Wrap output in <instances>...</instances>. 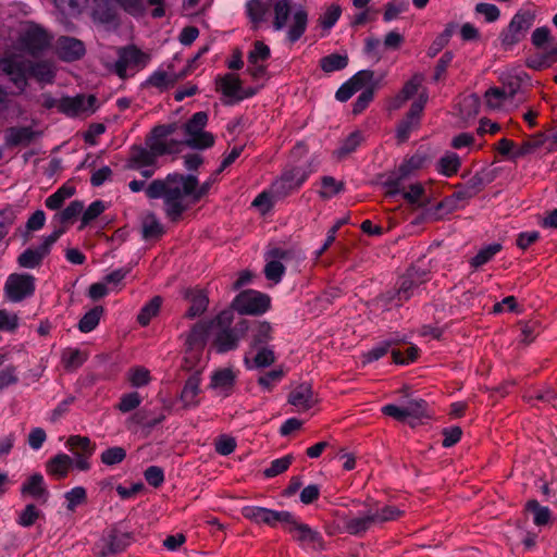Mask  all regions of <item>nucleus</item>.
<instances>
[{
	"instance_id": "f257e3e1",
	"label": "nucleus",
	"mask_w": 557,
	"mask_h": 557,
	"mask_svg": "<svg viewBox=\"0 0 557 557\" xmlns=\"http://www.w3.org/2000/svg\"><path fill=\"white\" fill-rule=\"evenodd\" d=\"M198 178L193 174L169 173L164 178L151 181L146 188L148 199H162L165 215L173 222L193 205V193Z\"/></svg>"
},
{
	"instance_id": "f03ea898",
	"label": "nucleus",
	"mask_w": 557,
	"mask_h": 557,
	"mask_svg": "<svg viewBox=\"0 0 557 557\" xmlns=\"http://www.w3.org/2000/svg\"><path fill=\"white\" fill-rule=\"evenodd\" d=\"M57 69L49 60L32 61L22 55L2 58V75H5L12 86H8L9 94L20 95L28 86V77L37 83L50 85L54 82Z\"/></svg>"
},
{
	"instance_id": "7ed1b4c3",
	"label": "nucleus",
	"mask_w": 557,
	"mask_h": 557,
	"mask_svg": "<svg viewBox=\"0 0 557 557\" xmlns=\"http://www.w3.org/2000/svg\"><path fill=\"white\" fill-rule=\"evenodd\" d=\"M272 13L273 29L280 32L287 27L286 40L289 44H295L306 33L308 13L301 4H297L293 0H274Z\"/></svg>"
},
{
	"instance_id": "20e7f679",
	"label": "nucleus",
	"mask_w": 557,
	"mask_h": 557,
	"mask_svg": "<svg viewBox=\"0 0 557 557\" xmlns=\"http://www.w3.org/2000/svg\"><path fill=\"white\" fill-rule=\"evenodd\" d=\"M233 313L227 310L220 312L212 320V324L219 327L213 338V347L218 354H225L237 349L240 341L249 331L248 320L243 319L231 327Z\"/></svg>"
},
{
	"instance_id": "39448f33",
	"label": "nucleus",
	"mask_w": 557,
	"mask_h": 557,
	"mask_svg": "<svg viewBox=\"0 0 557 557\" xmlns=\"http://www.w3.org/2000/svg\"><path fill=\"white\" fill-rule=\"evenodd\" d=\"M428 281V272L410 268L403 276L399 277L397 287L383 294L380 297V301L386 309L400 307L404 302L419 294L421 286Z\"/></svg>"
},
{
	"instance_id": "423d86ee",
	"label": "nucleus",
	"mask_w": 557,
	"mask_h": 557,
	"mask_svg": "<svg viewBox=\"0 0 557 557\" xmlns=\"http://www.w3.org/2000/svg\"><path fill=\"white\" fill-rule=\"evenodd\" d=\"M52 39V35L42 26L34 22H26L20 29L17 47L32 57H39L50 48Z\"/></svg>"
},
{
	"instance_id": "0eeeda50",
	"label": "nucleus",
	"mask_w": 557,
	"mask_h": 557,
	"mask_svg": "<svg viewBox=\"0 0 557 557\" xmlns=\"http://www.w3.org/2000/svg\"><path fill=\"white\" fill-rule=\"evenodd\" d=\"M150 60L148 53L131 45L117 49V59L112 63H107V69L117 75L120 78H126L135 72L144 69Z\"/></svg>"
},
{
	"instance_id": "6e6552de",
	"label": "nucleus",
	"mask_w": 557,
	"mask_h": 557,
	"mask_svg": "<svg viewBox=\"0 0 557 557\" xmlns=\"http://www.w3.org/2000/svg\"><path fill=\"white\" fill-rule=\"evenodd\" d=\"M208 120V113L205 111L194 113L184 125L186 138L183 144L198 150L211 148L215 143V137L212 133L205 131Z\"/></svg>"
},
{
	"instance_id": "1a4fd4ad",
	"label": "nucleus",
	"mask_w": 557,
	"mask_h": 557,
	"mask_svg": "<svg viewBox=\"0 0 557 557\" xmlns=\"http://www.w3.org/2000/svg\"><path fill=\"white\" fill-rule=\"evenodd\" d=\"M535 12L529 9H520L511 17L508 26L499 34V40L505 49H510L519 44L528 34L535 22Z\"/></svg>"
},
{
	"instance_id": "9d476101",
	"label": "nucleus",
	"mask_w": 557,
	"mask_h": 557,
	"mask_svg": "<svg viewBox=\"0 0 557 557\" xmlns=\"http://www.w3.org/2000/svg\"><path fill=\"white\" fill-rule=\"evenodd\" d=\"M309 175L310 172L300 166L284 170L271 184L274 200H283L297 193Z\"/></svg>"
},
{
	"instance_id": "9b49d317",
	"label": "nucleus",
	"mask_w": 557,
	"mask_h": 557,
	"mask_svg": "<svg viewBox=\"0 0 557 557\" xmlns=\"http://www.w3.org/2000/svg\"><path fill=\"white\" fill-rule=\"evenodd\" d=\"M271 307V297L255 289L240 292L232 301V308L242 315H261Z\"/></svg>"
},
{
	"instance_id": "f8f14e48",
	"label": "nucleus",
	"mask_w": 557,
	"mask_h": 557,
	"mask_svg": "<svg viewBox=\"0 0 557 557\" xmlns=\"http://www.w3.org/2000/svg\"><path fill=\"white\" fill-rule=\"evenodd\" d=\"M36 292V277L25 272L10 274L4 283V294L10 302L18 304L32 298Z\"/></svg>"
},
{
	"instance_id": "ddd939ff",
	"label": "nucleus",
	"mask_w": 557,
	"mask_h": 557,
	"mask_svg": "<svg viewBox=\"0 0 557 557\" xmlns=\"http://www.w3.org/2000/svg\"><path fill=\"white\" fill-rule=\"evenodd\" d=\"M64 233L63 228L54 230L48 236H45L36 247L26 248L18 257L17 264L23 269H36L41 265L44 259L50 253L52 246Z\"/></svg>"
},
{
	"instance_id": "4468645a",
	"label": "nucleus",
	"mask_w": 557,
	"mask_h": 557,
	"mask_svg": "<svg viewBox=\"0 0 557 557\" xmlns=\"http://www.w3.org/2000/svg\"><path fill=\"white\" fill-rule=\"evenodd\" d=\"M176 129L175 124H163L152 128L150 135L146 138V145L159 157L164 154L176 153L180 146L183 145L181 140L169 139Z\"/></svg>"
},
{
	"instance_id": "2eb2a0df",
	"label": "nucleus",
	"mask_w": 557,
	"mask_h": 557,
	"mask_svg": "<svg viewBox=\"0 0 557 557\" xmlns=\"http://www.w3.org/2000/svg\"><path fill=\"white\" fill-rule=\"evenodd\" d=\"M285 531L304 548L320 549L323 546L322 534L308 524L298 521L290 512V518L283 524Z\"/></svg>"
},
{
	"instance_id": "dca6fc26",
	"label": "nucleus",
	"mask_w": 557,
	"mask_h": 557,
	"mask_svg": "<svg viewBox=\"0 0 557 557\" xmlns=\"http://www.w3.org/2000/svg\"><path fill=\"white\" fill-rule=\"evenodd\" d=\"M429 100L428 92L423 91L411 103L410 109L406 116L398 123L396 128V138L398 141H406L410 134L420 125L421 115Z\"/></svg>"
},
{
	"instance_id": "f3484780",
	"label": "nucleus",
	"mask_w": 557,
	"mask_h": 557,
	"mask_svg": "<svg viewBox=\"0 0 557 557\" xmlns=\"http://www.w3.org/2000/svg\"><path fill=\"white\" fill-rule=\"evenodd\" d=\"M215 84L219 92L234 101H242L244 99L251 98L259 90L257 87L243 88L242 81L233 73L218 75Z\"/></svg>"
},
{
	"instance_id": "a211bd4d",
	"label": "nucleus",
	"mask_w": 557,
	"mask_h": 557,
	"mask_svg": "<svg viewBox=\"0 0 557 557\" xmlns=\"http://www.w3.org/2000/svg\"><path fill=\"white\" fill-rule=\"evenodd\" d=\"M242 513L244 518L255 523H264L272 528H275L277 523L284 524L290 518L289 511H277L259 506H245Z\"/></svg>"
},
{
	"instance_id": "6ab92c4d",
	"label": "nucleus",
	"mask_w": 557,
	"mask_h": 557,
	"mask_svg": "<svg viewBox=\"0 0 557 557\" xmlns=\"http://www.w3.org/2000/svg\"><path fill=\"white\" fill-rule=\"evenodd\" d=\"M236 380L237 374L233 369H218L211 373L208 388L212 389L216 396L226 398L233 393Z\"/></svg>"
},
{
	"instance_id": "aec40b11",
	"label": "nucleus",
	"mask_w": 557,
	"mask_h": 557,
	"mask_svg": "<svg viewBox=\"0 0 557 557\" xmlns=\"http://www.w3.org/2000/svg\"><path fill=\"white\" fill-rule=\"evenodd\" d=\"M55 54L64 62H74L82 59L86 53L84 42L70 36H61L55 42Z\"/></svg>"
},
{
	"instance_id": "412c9836",
	"label": "nucleus",
	"mask_w": 557,
	"mask_h": 557,
	"mask_svg": "<svg viewBox=\"0 0 557 557\" xmlns=\"http://www.w3.org/2000/svg\"><path fill=\"white\" fill-rule=\"evenodd\" d=\"M374 73L371 70L357 72L351 78L345 82L336 91L335 98L341 102L349 100L364 84L372 82Z\"/></svg>"
},
{
	"instance_id": "4be33fe9",
	"label": "nucleus",
	"mask_w": 557,
	"mask_h": 557,
	"mask_svg": "<svg viewBox=\"0 0 557 557\" xmlns=\"http://www.w3.org/2000/svg\"><path fill=\"white\" fill-rule=\"evenodd\" d=\"M157 160L158 156L147 145H134L129 149L125 168L128 170H141L143 168H151L156 165Z\"/></svg>"
},
{
	"instance_id": "5701e85b",
	"label": "nucleus",
	"mask_w": 557,
	"mask_h": 557,
	"mask_svg": "<svg viewBox=\"0 0 557 557\" xmlns=\"http://www.w3.org/2000/svg\"><path fill=\"white\" fill-rule=\"evenodd\" d=\"M318 401L319 399L309 383L297 385L288 395V404L294 406L298 412L313 408Z\"/></svg>"
},
{
	"instance_id": "b1692460",
	"label": "nucleus",
	"mask_w": 557,
	"mask_h": 557,
	"mask_svg": "<svg viewBox=\"0 0 557 557\" xmlns=\"http://www.w3.org/2000/svg\"><path fill=\"white\" fill-rule=\"evenodd\" d=\"M95 96L77 95L75 97H63L59 100L58 109L67 116L74 117L90 111L95 103Z\"/></svg>"
},
{
	"instance_id": "393cba45",
	"label": "nucleus",
	"mask_w": 557,
	"mask_h": 557,
	"mask_svg": "<svg viewBox=\"0 0 557 557\" xmlns=\"http://www.w3.org/2000/svg\"><path fill=\"white\" fill-rule=\"evenodd\" d=\"M249 349L255 350L268 344L273 339L272 325L268 321L249 322Z\"/></svg>"
},
{
	"instance_id": "a878e982",
	"label": "nucleus",
	"mask_w": 557,
	"mask_h": 557,
	"mask_svg": "<svg viewBox=\"0 0 557 557\" xmlns=\"http://www.w3.org/2000/svg\"><path fill=\"white\" fill-rule=\"evenodd\" d=\"M40 133L30 126H15L5 131V145L8 147L28 146Z\"/></svg>"
},
{
	"instance_id": "bb28decb",
	"label": "nucleus",
	"mask_w": 557,
	"mask_h": 557,
	"mask_svg": "<svg viewBox=\"0 0 557 557\" xmlns=\"http://www.w3.org/2000/svg\"><path fill=\"white\" fill-rule=\"evenodd\" d=\"M257 354L250 358L253 350H247L244 356V363L247 369H259L270 367L275 362L274 351L270 346H262L257 348Z\"/></svg>"
},
{
	"instance_id": "cd10ccee",
	"label": "nucleus",
	"mask_w": 557,
	"mask_h": 557,
	"mask_svg": "<svg viewBox=\"0 0 557 557\" xmlns=\"http://www.w3.org/2000/svg\"><path fill=\"white\" fill-rule=\"evenodd\" d=\"M22 494L29 495L30 497L46 503L49 497V492L45 485L44 476L40 473L30 475L22 485Z\"/></svg>"
},
{
	"instance_id": "c85d7f7f",
	"label": "nucleus",
	"mask_w": 557,
	"mask_h": 557,
	"mask_svg": "<svg viewBox=\"0 0 557 557\" xmlns=\"http://www.w3.org/2000/svg\"><path fill=\"white\" fill-rule=\"evenodd\" d=\"M185 297L190 301V306L185 313L186 318L194 319L205 313L209 305V298L203 289H188Z\"/></svg>"
},
{
	"instance_id": "c756f323",
	"label": "nucleus",
	"mask_w": 557,
	"mask_h": 557,
	"mask_svg": "<svg viewBox=\"0 0 557 557\" xmlns=\"http://www.w3.org/2000/svg\"><path fill=\"white\" fill-rule=\"evenodd\" d=\"M73 459L64 454L60 453L50 458L46 463V472L57 479L61 480L67 476L70 469L72 468Z\"/></svg>"
},
{
	"instance_id": "7c9ffc66",
	"label": "nucleus",
	"mask_w": 557,
	"mask_h": 557,
	"mask_svg": "<svg viewBox=\"0 0 557 557\" xmlns=\"http://www.w3.org/2000/svg\"><path fill=\"white\" fill-rule=\"evenodd\" d=\"M201 379L199 373L191 374L185 382L181 392V401L185 408L197 407L199 405L198 395L200 393Z\"/></svg>"
},
{
	"instance_id": "2f4dec72",
	"label": "nucleus",
	"mask_w": 557,
	"mask_h": 557,
	"mask_svg": "<svg viewBox=\"0 0 557 557\" xmlns=\"http://www.w3.org/2000/svg\"><path fill=\"white\" fill-rule=\"evenodd\" d=\"M500 81L503 84L502 88L513 99L521 89L522 84L529 81V76L524 71H511L503 73Z\"/></svg>"
},
{
	"instance_id": "473e14b6",
	"label": "nucleus",
	"mask_w": 557,
	"mask_h": 557,
	"mask_svg": "<svg viewBox=\"0 0 557 557\" xmlns=\"http://www.w3.org/2000/svg\"><path fill=\"white\" fill-rule=\"evenodd\" d=\"M375 525L370 509L364 512L352 517L346 521L345 528L351 535L364 534L368 530Z\"/></svg>"
},
{
	"instance_id": "72a5a7b5",
	"label": "nucleus",
	"mask_w": 557,
	"mask_h": 557,
	"mask_svg": "<svg viewBox=\"0 0 557 557\" xmlns=\"http://www.w3.org/2000/svg\"><path fill=\"white\" fill-rule=\"evenodd\" d=\"M176 81L177 76L173 71L166 72L165 70L159 67L150 74L146 81V85L154 87L160 91H164L173 87Z\"/></svg>"
},
{
	"instance_id": "f704fd0d",
	"label": "nucleus",
	"mask_w": 557,
	"mask_h": 557,
	"mask_svg": "<svg viewBox=\"0 0 557 557\" xmlns=\"http://www.w3.org/2000/svg\"><path fill=\"white\" fill-rule=\"evenodd\" d=\"M271 9L272 4L262 0H248L246 3L247 16L256 26L267 21Z\"/></svg>"
},
{
	"instance_id": "c9c22d12",
	"label": "nucleus",
	"mask_w": 557,
	"mask_h": 557,
	"mask_svg": "<svg viewBox=\"0 0 557 557\" xmlns=\"http://www.w3.org/2000/svg\"><path fill=\"white\" fill-rule=\"evenodd\" d=\"M511 97L502 87H491L484 94L486 107L493 111L504 110Z\"/></svg>"
},
{
	"instance_id": "e433bc0d",
	"label": "nucleus",
	"mask_w": 557,
	"mask_h": 557,
	"mask_svg": "<svg viewBox=\"0 0 557 557\" xmlns=\"http://www.w3.org/2000/svg\"><path fill=\"white\" fill-rule=\"evenodd\" d=\"M461 159L456 152L446 151L436 163V171L446 177H451L459 171Z\"/></svg>"
},
{
	"instance_id": "4c0bfd02",
	"label": "nucleus",
	"mask_w": 557,
	"mask_h": 557,
	"mask_svg": "<svg viewBox=\"0 0 557 557\" xmlns=\"http://www.w3.org/2000/svg\"><path fill=\"white\" fill-rule=\"evenodd\" d=\"M88 359V354L79 348H66L61 355V361L66 371H75Z\"/></svg>"
},
{
	"instance_id": "58836bf2",
	"label": "nucleus",
	"mask_w": 557,
	"mask_h": 557,
	"mask_svg": "<svg viewBox=\"0 0 557 557\" xmlns=\"http://www.w3.org/2000/svg\"><path fill=\"white\" fill-rule=\"evenodd\" d=\"M212 321L210 323L207 322H198L196 323L191 330L189 331L186 337V344L189 348H200L203 347L209 334V330L211 326H214Z\"/></svg>"
},
{
	"instance_id": "ea45409f",
	"label": "nucleus",
	"mask_w": 557,
	"mask_h": 557,
	"mask_svg": "<svg viewBox=\"0 0 557 557\" xmlns=\"http://www.w3.org/2000/svg\"><path fill=\"white\" fill-rule=\"evenodd\" d=\"M369 509L372 513L375 525L395 521L404 515L401 509L393 505H384L382 507L376 506L375 508Z\"/></svg>"
},
{
	"instance_id": "a19ab883",
	"label": "nucleus",
	"mask_w": 557,
	"mask_h": 557,
	"mask_svg": "<svg viewBox=\"0 0 557 557\" xmlns=\"http://www.w3.org/2000/svg\"><path fill=\"white\" fill-rule=\"evenodd\" d=\"M363 140V134L360 131H354L341 143L334 153L338 159H343L356 151Z\"/></svg>"
},
{
	"instance_id": "79ce46f5",
	"label": "nucleus",
	"mask_w": 557,
	"mask_h": 557,
	"mask_svg": "<svg viewBox=\"0 0 557 557\" xmlns=\"http://www.w3.org/2000/svg\"><path fill=\"white\" fill-rule=\"evenodd\" d=\"M104 313L102 306H96L88 310L79 320L77 327L82 333H89L94 331Z\"/></svg>"
},
{
	"instance_id": "37998d69",
	"label": "nucleus",
	"mask_w": 557,
	"mask_h": 557,
	"mask_svg": "<svg viewBox=\"0 0 557 557\" xmlns=\"http://www.w3.org/2000/svg\"><path fill=\"white\" fill-rule=\"evenodd\" d=\"M502 245L498 243L484 246L474 257L470 259L469 263L471 268L476 270L480 267L486 264L502 250Z\"/></svg>"
},
{
	"instance_id": "c03bdc74",
	"label": "nucleus",
	"mask_w": 557,
	"mask_h": 557,
	"mask_svg": "<svg viewBox=\"0 0 557 557\" xmlns=\"http://www.w3.org/2000/svg\"><path fill=\"white\" fill-rule=\"evenodd\" d=\"M92 18L102 24H109L115 20V12L109 0H94Z\"/></svg>"
},
{
	"instance_id": "a18cd8bd",
	"label": "nucleus",
	"mask_w": 557,
	"mask_h": 557,
	"mask_svg": "<svg viewBox=\"0 0 557 557\" xmlns=\"http://www.w3.org/2000/svg\"><path fill=\"white\" fill-rule=\"evenodd\" d=\"M409 177L407 175H403L400 170L397 168L395 171L391 172L385 181L383 182L384 187L386 188V194L389 196H396L404 191L405 182Z\"/></svg>"
},
{
	"instance_id": "49530a36",
	"label": "nucleus",
	"mask_w": 557,
	"mask_h": 557,
	"mask_svg": "<svg viewBox=\"0 0 557 557\" xmlns=\"http://www.w3.org/2000/svg\"><path fill=\"white\" fill-rule=\"evenodd\" d=\"M525 510L533 513V522L537 527H544L548 524L552 518V511L548 507L541 506L535 499H530L525 504Z\"/></svg>"
},
{
	"instance_id": "de8ad7c7",
	"label": "nucleus",
	"mask_w": 557,
	"mask_h": 557,
	"mask_svg": "<svg viewBox=\"0 0 557 557\" xmlns=\"http://www.w3.org/2000/svg\"><path fill=\"white\" fill-rule=\"evenodd\" d=\"M473 197V193L469 190L466 186H462L460 189L456 190L454 194L443 199L438 207L442 209H447L448 211H455L460 208V201L466 202Z\"/></svg>"
},
{
	"instance_id": "09e8293b",
	"label": "nucleus",
	"mask_w": 557,
	"mask_h": 557,
	"mask_svg": "<svg viewBox=\"0 0 557 557\" xmlns=\"http://www.w3.org/2000/svg\"><path fill=\"white\" fill-rule=\"evenodd\" d=\"M348 65L347 54L332 53L320 60V67L325 73L344 70Z\"/></svg>"
},
{
	"instance_id": "8fccbe9b",
	"label": "nucleus",
	"mask_w": 557,
	"mask_h": 557,
	"mask_svg": "<svg viewBox=\"0 0 557 557\" xmlns=\"http://www.w3.org/2000/svg\"><path fill=\"white\" fill-rule=\"evenodd\" d=\"M162 305V298L154 296L149 302H147L139 311L137 321L141 326H146L150 323L160 311Z\"/></svg>"
},
{
	"instance_id": "3c124183",
	"label": "nucleus",
	"mask_w": 557,
	"mask_h": 557,
	"mask_svg": "<svg viewBox=\"0 0 557 557\" xmlns=\"http://www.w3.org/2000/svg\"><path fill=\"white\" fill-rule=\"evenodd\" d=\"M322 188L319 190V196L322 199H331L341 194L345 189L344 182L335 180L333 176H323L321 178Z\"/></svg>"
},
{
	"instance_id": "603ef678",
	"label": "nucleus",
	"mask_w": 557,
	"mask_h": 557,
	"mask_svg": "<svg viewBox=\"0 0 557 557\" xmlns=\"http://www.w3.org/2000/svg\"><path fill=\"white\" fill-rule=\"evenodd\" d=\"M126 379L132 387L140 388L150 383L151 375L148 369L144 367H134L127 371Z\"/></svg>"
},
{
	"instance_id": "864d4df0",
	"label": "nucleus",
	"mask_w": 557,
	"mask_h": 557,
	"mask_svg": "<svg viewBox=\"0 0 557 557\" xmlns=\"http://www.w3.org/2000/svg\"><path fill=\"white\" fill-rule=\"evenodd\" d=\"M126 449L122 446H112L100 454V461L108 467L122 463L126 458Z\"/></svg>"
},
{
	"instance_id": "5fc2aeb1",
	"label": "nucleus",
	"mask_w": 557,
	"mask_h": 557,
	"mask_svg": "<svg viewBox=\"0 0 557 557\" xmlns=\"http://www.w3.org/2000/svg\"><path fill=\"white\" fill-rule=\"evenodd\" d=\"M407 419H421L426 416L428 403L423 399H409L403 404Z\"/></svg>"
},
{
	"instance_id": "6e6d98bb",
	"label": "nucleus",
	"mask_w": 557,
	"mask_h": 557,
	"mask_svg": "<svg viewBox=\"0 0 557 557\" xmlns=\"http://www.w3.org/2000/svg\"><path fill=\"white\" fill-rule=\"evenodd\" d=\"M143 403V397L138 392L125 393L120 397L115 408L122 413H128L137 409Z\"/></svg>"
},
{
	"instance_id": "4d7b16f0",
	"label": "nucleus",
	"mask_w": 557,
	"mask_h": 557,
	"mask_svg": "<svg viewBox=\"0 0 557 557\" xmlns=\"http://www.w3.org/2000/svg\"><path fill=\"white\" fill-rule=\"evenodd\" d=\"M519 341L524 344L532 343L541 333V325L540 322L536 320L522 321L519 323Z\"/></svg>"
},
{
	"instance_id": "13d9d810",
	"label": "nucleus",
	"mask_w": 557,
	"mask_h": 557,
	"mask_svg": "<svg viewBox=\"0 0 557 557\" xmlns=\"http://www.w3.org/2000/svg\"><path fill=\"white\" fill-rule=\"evenodd\" d=\"M342 15V8L338 4H331L320 15L319 24L324 30H330L337 23Z\"/></svg>"
},
{
	"instance_id": "bf43d9fd",
	"label": "nucleus",
	"mask_w": 557,
	"mask_h": 557,
	"mask_svg": "<svg viewBox=\"0 0 557 557\" xmlns=\"http://www.w3.org/2000/svg\"><path fill=\"white\" fill-rule=\"evenodd\" d=\"M107 209L106 203L102 200L92 201L87 209L83 212L81 219L79 230L85 228L90 222L96 220Z\"/></svg>"
},
{
	"instance_id": "052dcab7",
	"label": "nucleus",
	"mask_w": 557,
	"mask_h": 557,
	"mask_svg": "<svg viewBox=\"0 0 557 557\" xmlns=\"http://www.w3.org/2000/svg\"><path fill=\"white\" fill-rule=\"evenodd\" d=\"M42 516L40 509H38L34 504H28L25 508L20 512L17 517V523L23 528H30L36 523V521Z\"/></svg>"
},
{
	"instance_id": "680f3d73",
	"label": "nucleus",
	"mask_w": 557,
	"mask_h": 557,
	"mask_svg": "<svg viewBox=\"0 0 557 557\" xmlns=\"http://www.w3.org/2000/svg\"><path fill=\"white\" fill-rule=\"evenodd\" d=\"M396 342L393 339H385V341L377 343L375 346H373L370 350H368L363 355V362L370 363V362L381 359L388 352V350Z\"/></svg>"
},
{
	"instance_id": "e2e57ef3",
	"label": "nucleus",
	"mask_w": 557,
	"mask_h": 557,
	"mask_svg": "<svg viewBox=\"0 0 557 557\" xmlns=\"http://www.w3.org/2000/svg\"><path fill=\"white\" fill-rule=\"evenodd\" d=\"M265 261L264 275L267 280L274 284L280 283L285 274V267L278 260L268 259V257H265Z\"/></svg>"
},
{
	"instance_id": "0e129e2a",
	"label": "nucleus",
	"mask_w": 557,
	"mask_h": 557,
	"mask_svg": "<svg viewBox=\"0 0 557 557\" xmlns=\"http://www.w3.org/2000/svg\"><path fill=\"white\" fill-rule=\"evenodd\" d=\"M53 2L63 14L76 16L82 12L88 0H53Z\"/></svg>"
},
{
	"instance_id": "69168bd1",
	"label": "nucleus",
	"mask_w": 557,
	"mask_h": 557,
	"mask_svg": "<svg viewBox=\"0 0 557 557\" xmlns=\"http://www.w3.org/2000/svg\"><path fill=\"white\" fill-rule=\"evenodd\" d=\"M426 161V157L421 153H416L410 158L404 160L398 169L403 175L410 177L417 170L421 169Z\"/></svg>"
},
{
	"instance_id": "338daca9",
	"label": "nucleus",
	"mask_w": 557,
	"mask_h": 557,
	"mask_svg": "<svg viewBox=\"0 0 557 557\" xmlns=\"http://www.w3.org/2000/svg\"><path fill=\"white\" fill-rule=\"evenodd\" d=\"M66 445L71 448L79 449L83 455H94L96 444L90 441L87 436L71 435L67 438Z\"/></svg>"
},
{
	"instance_id": "774afa93",
	"label": "nucleus",
	"mask_w": 557,
	"mask_h": 557,
	"mask_svg": "<svg viewBox=\"0 0 557 557\" xmlns=\"http://www.w3.org/2000/svg\"><path fill=\"white\" fill-rule=\"evenodd\" d=\"M64 498L66 500L67 510L74 511L78 505L86 502L87 493L85 487L75 486L64 494Z\"/></svg>"
}]
</instances>
